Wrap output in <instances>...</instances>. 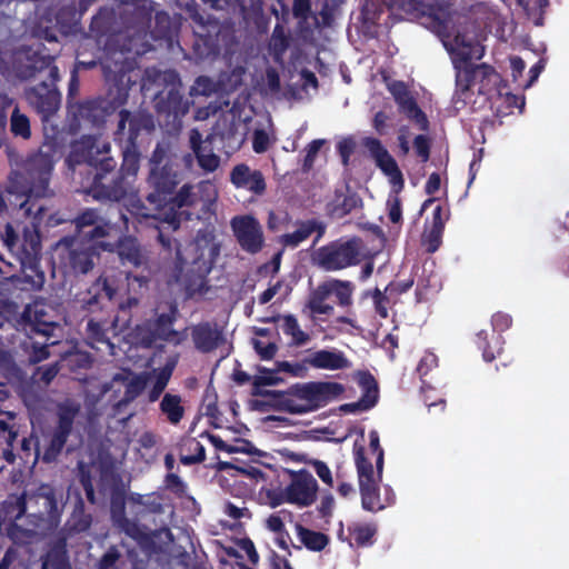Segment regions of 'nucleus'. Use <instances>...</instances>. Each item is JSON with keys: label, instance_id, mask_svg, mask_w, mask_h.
Wrapping results in <instances>:
<instances>
[{"label": "nucleus", "instance_id": "nucleus-1", "mask_svg": "<svg viewBox=\"0 0 569 569\" xmlns=\"http://www.w3.org/2000/svg\"><path fill=\"white\" fill-rule=\"evenodd\" d=\"M59 143L54 137H48L22 163L21 168L9 176L7 192L16 194L19 209L31 218L30 224L23 226L21 238L10 223L6 224L2 243L19 266V273L2 277V318L17 313L20 305L32 298L33 292L43 287L46 276L40 268L41 236L40 224L46 208L38 204V199L52 194L49 182L57 161Z\"/></svg>", "mask_w": 569, "mask_h": 569}, {"label": "nucleus", "instance_id": "nucleus-2", "mask_svg": "<svg viewBox=\"0 0 569 569\" xmlns=\"http://www.w3.org/2000/svg\"><path fill=\"white\" fill-rule=\"evenodd\" d=\"M122 162L110 156L111 146L97 136H82L72 144L68 161L87 163L94 169L88 193L96 200L120 201L126 198L140 168V152L137 142L122 146Z\"/></svg>", "mask_w": 569, "mask_h": 569}, {"label": "nucleus", "instance_id": "nucleus-3", "mask_svg": "<svg viewBox=\"0 0 569 569\" xmlns=\"http://www.w3.org/2000/svg\"><path fill=\"white\" fill-rule=\"evenodd\" d=\"M77 237H63L56 247L59 267L64 273L80 276L89 273L99 260V251L113 252L114 246L106 239L113 224L98 209L82 210L72 220Z\"/></svg>", "mask_w": 569, "mask_h": 569}, {"label": "nucleus", "instance_id": "nucleus-4", "mask_svg": "<svg viewBox=\"0 0 569 569\" xmlns=\"http://www.w3.org/2000/svg\"><path fill=\"white\" fill-rule=\"evenodd\" d=\"M58 510L53 489L41 485L34 492L28 495H9L2 501V525L9 520L7 536L14 545H29L37 537L39 521L44 515L52 516Z\"/></svg>", "mask_w": 569, "mask_h": 569}, {"label": "nucleus", "instance_id": "nucleus-5", "mask_svg": "<svg viewBox=\"0 0 569 569\" xmlns=\"http://www.w3.org/2000/svg\"><path fill=\"white\" fill-rule=\"evenodd\" d=\"M54 59L51 54L33 51L13 63L14 74L20 80H39L38 84L24 90V98L40 116L44 130L46 123L61 106V93L57 88L60 74Z\"/></svg>", "mask_w": 569, "mask_h": 569}, {"label": "nucleus", "instance_id": "nucleus-6", "mask_svg": "<svg viewBox=\"0 0 569 569\" xmlns=\"http://www.w3.org/2000/svg\"><path fill=\"white\" fill-rule=\"evenodd\" d=\"M182 83L179 73L174 70L160 71L147 69L141 79V92L153 96L154 109L159 120L166 124L181 123L182 117L189 111V101L181 93Z\"/></svg>", "mask_w": 569, "mask_h": 569}, {"label": "nucleus", "instance_id": "nucleus-7", "mask_svg": "<svg viewBox=\"0 0 569 569\" xmlns=\"http://www.w3.org/2000/svg\"><path fill=\"white\" fill-rule=\"evenodd\" d=\"M183 179V172L177 154L168 146L158 143L149 159L148 186L152 189L146 197L156 208L167 207L168 197L172 196Z\"/></svg>", "mask_w": 569, "mask_h": 569}, {"label": "nucleus", "instance_id": "nucleus-8", "mask_svg": "<svg viewBox=\"0 0 569 569\" xmlns=\"http://www.w3.org/2000/svg\"><path fill=\"white\" fill-rule=\"evenodd\" d=\"M346 388L336 381L297 382L289 387L288 398L281 403L283 412L305 415L317 411L342 397Z\"/></svg>", "mask_w": 569, "mask_h": 569}, {"label": "nucleus", "instance_id": "nucleus-9", "mask_svg": "<svg viewBox=\"0 0 569 569\" xmlns=\"http://www.w3.org/2000/svg\"><path fill=\"white\" fill-rule=\"evenodd\" d=\"M120 83L108 84L106 97L84 100L77 106L76 118L80 123L102 127L107 118L127 103L129 91L136 80H119Z\"/></svg>", "mask_w": 569, "mask_h": 569}, {"label": "nucleus", "instance_id": "nucleus-10", "mask_svg": "<svg viewBox=\"0 0 569 569\" xmlns=\"http://www.w3.org/2000/svg\"><path fill=\"white\" fill-rule=\"evenodd\" d=\"M58 373L59 365L56 362L48 366L37 367L33 375L30 377L27 370L18 365L16 358L9 352V350H2V378L13 388L18 396L24 400L32 391L33 380L48 386Z\"/></svg>", "mask_w": 569, "mask_h": 569}, {"label": "nucleus", "instance_id": "nucleus-11", "mask_svg": "<svg viewBox=\"0 0 569 569\" xmlns=\"http://www.w3.org/2000/svg\"><path fill=\"white\" fill-rule=\"evenodd\" d=\"M83 57L84 51H78L73 68L77 72L80 69L91 70L97 66H100L107 86L120 83L119 80H122V82H126V80H133L131 73L134 69L122 51L106 52L99 44H97L96 52L91 59H83Z\"/></svg>", "mask_w": 569, "mask_h": 569}, {"label": "nucleus", "instance_id": "nucleus-12", "mask_svg": "<svg viewBox=\"0 0 569 569\" xmlns=\"http://www.w3.org/2000/svg\"><path fill=\"white\" fill-rule=\"evenodd\" d=\"M361 239H338L331 241L316 251L317 264L326 271H338L360 262Z\"/></svg>", "mask_w": 569, "mask_h": 569}, {"label": "nucleus", "instance_id": "nucleus-13", "mask_svg": "<svg viewBox=\"0 0 569 569\" xmlns=\"http://www.w3.org/2000/svg\"><path fill=\"white\" fill-rule=\"evenodd\" d=\"M80 409V405L71 400H66L57 406V425L50 433L42 452L44 462H53L60 456L72 432L74 419Z\"/></svg>", "mask_w": 569, "mask_h": 569}, {"label": "nucleus", "instance_id": "nucleus-14", "mask_svg": "<svg viewBox=\"0 0 569 569\" xmlns=\"http://www.w3.org/2000/svg\"><path fill=\"white\" fill-rule=\"evenodd\" d=\"M290 483L284 490L271 497V506L277 507L283 502L299 507L311 506L316 501L319 489L317 480L306 469L290 471Z\"/></svg>", "mask_w": 569, "mask_h": 569}, {"label": "nucleus", "instance_id": "nucleus-15", "mask_svg": "<svg viewBox=\"0 0 569 569\" xmlns=\"http://www.w3.org/2000/svg\"><path fill=\"white\" fill-rule=\"evenodd\" d=\"M119 282L114 274H100L84 292L80 293V309L88 313L104 311L116 298Z\"/></svg>", "mask_w": 569, "mask_h": 569}, {"label": "nucleus", "instance_id": "nucleus-16", "mask_svg": "<svg viewBox=\"0 0 569 569\" xmlns=\"http://www.w3.org/2000/svg\"><path fill=\"white\" fill-rule=\"evenodd\" d=\"M388 3L392 8L428 17L439 31L447 30L457 14L449 1L425 3L420 0H388Z\"/></svg>", "mask_w": 569, "mask_h": 569}, {"label": "nucleus", "instance_id": "nucleus-17", "mask_svg": "<svg viewBox=\"0 0 569 569\" xmlns=\"http://www.w3.org/2000/svg\"><path fill=\"white\" fill-rule=\"evenodd\" d=\"M48 306L42 300H34L24 306L23 311L17 319L18 325L29 333H36L43 338H51L58 323L48 312Z\"/></svg>", "mask_w": 569, "mask_h": 569}, {"label": "nucleus", "instance_id": "nucleus-18", "mask_svg": "<svg viewBox=\"0 0 569 569\" xmlns=\"http://www.w3.org/2000/svg\"><path fill=\"white\" fill-rule=\"evenodd\" d=\"M117 129L113 132V140L120 147L137 142L141 131H151L154 128L153 118L147 112H131L127 109L119 111Z\"/></svg>", "mask_w": 569, "mask_h": 569}, {"label": "nucleus", "instance_id": "nucleus-19", "mask_svg": "<svg viewBox=\"0 0 569 569\" xmlns=\"http://www.w3.org/2000/svg\"><path fill=\"white\" fill-rule=\"evenodd\" d=\"M233 234L242 250L258 253L263 247V231L259 221L252 216H237L231 220Z\"/></svg>", "mask_w": 569, "mask_h": 569}, {"label": "nucleus", "instance_id": "nucleus-20", "mask_svg": "<svg viewBox=\"0 0 569 569\" xmlns=\"http://www.w3.org/2000/svg\"><path fill=\"white\" fill-rule=\"evenodd\" d=\"M362 144L373 158L376 166L389 178L390 183L398 189L405 186L403 174L395 160L378 138L366 137Z\"/></svg>", "mask_w": 569, "mask_h": 569}, {"label": "nucleus", "instance_id": "nucleus-21", "mask_svg": "<svg viewBox=\"0 0 569 569\" xmlns=\"http://www.w3.org/2000/svg\"><path fill=\"white\" fill-rule=\"evenodd\" d=\"M34 335L26 332V337L19 343V348L9 351L16 358L18 365L24 369L48 359L50 357L49 346L57 343V341H50V338H44L43 341H36L33 339Z\"/></svg>", "mask_w": 569, "mask_h": 569}, {"label": "nucleus", "instance_id": "nucleus-22", "mask_svg": "<svg viewBox=\"0 0 569 569\" xmlns=\"http://www.w3.org/2000/svg\"><path fill=\"white\" fill-rule=\"evenodd\" d=\"M179 317V309L174 301L167 302V310L156 315L153 320H150L147 326L149 330V341L156 340L162 341H174L179 343L181 341L179 332L173 329V325Z\"/></svg>", "mask_w": 569, "mask_h": 569}, {"label": "nucleus", "instance_id": "nucleus-23", "mask_svg": "<svg viewBox=\"0 0 569 569\" xmlns=\"http://www.w3.org/2000/svg\"><path fill=\"white\" fill-rule=\"evenodd\" d=\"M259 372L260 375L253 378L251 395L256 397L270 398V406L278 411H283L284 408L281 402L288 398L289 388L284 391L262 389L264 386L278 385L281 379L278 377L276 369L269 370L260 368Z\"/></svg>", "mask_w": 569, "mask_h": 569}, {"label": "nucleus", "instance_id": "nucleus-24", "mask_svg": "<svg viewBox=\"0 0 569 569\" xmlns=\"http://www.w3.org/2000/svg\"><path fill=\"white\" fill-rule=\"evenodd\" d=\"M361 207V197L345 183L335 189L332 198L326 204V211L333 219H342Z\"/></svg>", "mask_w": 569, "mask_h": 569}, {"label": "nucleus", "instance_id": "nucleus-25", "mask_svg": "<svg viewBox=\"0 0 569 569\" xmlns=\"http://www.w3.org/2000/svg\"><path fill=\"white\" fill-rule=\"evenodd\" d=\"M191 338L194 348L202 353H210L226 342L223 329L209 321L193 326Z\"/></svg>", "mask_w": 569, "mask_h": 569}, {"label": "nucleus", "instance_id": "nucleus-26", "mask_svg": "<svg viewBox=\"0 0 569 569\" xmlns=\"http://www.w3.org/2000/svg\"><path fill=\"white\" fill-rule=\"evenodd\" d=\"M194 187L191 183H184L182 187L174 191L172 196L168 197V203L164 212L163 220L172 230H177L181 223V212L178 210L184 207H191L197 201V196L193 191Z\"/></svg>", "mask_w": 569, "mask_h": 569}, {"label": "nucleus", "instance_id": "nucleus-27", "mask_svg": "<svg viewBox=\"0 0 569 569\" xmlns=\"http://www.w3.org/2000/svg\"><path fill=\"white\" fill-rule=\"evenodd\" d=\"M219 250V246L213 242H206L204 246H201L197 241L193 246V258L188 272L194 274L200 281L204 280L212 270Z\"/></svg>", "mask_w": 569, "mask_h": 569}, {"label": "nucleus", "instance_id": "nucleus-28", "mask_svg": "<svg viewBox=\"0 0 569 569\" xmlns=\"http://www.w3.org/2000/svg\"><path fill=\"white\" fill-rule=\"evenodd\" d=\"M230 181L238 189H246L254 194L266 191V180L261 171L251 170L246 163L234 166L230 172Z\"/></svg>", "mask_w": 569, "mask_h": 569}, {"label": "nucleus", "instance_id": "nucleus-29", "mask_svg": "<svg viewBox=\"0 0 569 569\" xmlns=\"http://www.w3.org/2000/svg\"><path fill=\"white\" fill-rule=\"evenodd\" d=\"M455 68L466 64H473L472 59H481L483 47L478 42L467 40L465 34L457 33L453 38V46L449 49Z\"/></svg>", "mask_w": 569, "mask_h": 569}, {"label": "nucleus", "instance_id": "nucleus-30", "mask_svg": "<svg viewBox=\"0 0 569 569\" xmlns=\"http://www.w3.org/2000/svg\"><path fill=\"white\" fill-rule=\"evenodd\" d=\"M305 363L315 369L343 370L351 366L349 359L340 350H318L305 359Z\"/></svg>", "mask_w": 569, "mask_h": 569}, {"label": "nucleus", "instance_id": "nucleus-31", "mask_svg": "<svg viewBox=\"0 0 569 569\" xmlns=\"http://www.w3.org/2000/svg\"><path fill=\"white\" fill-rule=\"evenodd\" d=\"M316 231L318 232L316 241H318L326 231L325 224L316 219L301 221L293 232L286 233L281 237V242L286 247L296 248Z\"/></svg>", "mask_w": 569, "mask_h": 569}, {"label": "nucleus", "instance_id": "nucleus-32", "mask_svg": "<svg viewBox=\"0 0 569 569\" xmlns=\"http://www.w3.org/2000/svg\"><path fill=\"white\" fill-rule=\"evenodd\" d=\"M111 243L114 246L113 251H117L123 264L129 263L134 268H139L146 263V257L142 253L137 239L132 237H124L120 238L117 242Z\"/></svg>", "mask_w": 569, "mask_h": 569}, {"label": "nucleus", "instance_id": "nucleus-33", "mask_svg": "<svg viewBox=\"0 0 569 569\" xmlns=\"http://www.w3.org/2000/svg\"><path fill=\"white\" fill-rule=\"evenodd\" d=\"M400 112H402L409 120L413 121L415 124L421 131H428L430 123L427 114L418 106L415 97L409 90L406 91V96L395 99Z\"/></svg>", "mask_w": 569, "mask_h": 569}, {"label": "nucleus", "instance_id": "nucleus-34", "mask_svg": "<svg viewBox=\"0 0 569 569\" xmlns=\"http://www.w3.org/2000/svg\"><path fill=\"white\" fill-rule=\"evenodd\" d=\"M475 343L482 351L483 360L491 362L501 355L505 340L499 333L480 330L476 335Z\"/></svg>", "mask_w": 569, "mask_h": 569}, {"label": "nucleus", "instance_id": "nucleus-35", "mask_svg": "<svg viewBox=\"0 0 569 569\" xmlns=\"http://www.w3.org/2000/svg\"><path fill=\"white\" fill-rule=\"evenodd\" d=\"M157 239L162 247L164 259H172L173 262V277L179 280L182 277L187 261L183 259L180 251V243L169 236L158 232Z\"/></svg>", "mask_w": 569, "mask_h": 569}, {"label": "nucleus", "instance_id": "nucleus-36", "mask_svg": "<svg viewBox=\"0 0 569 569\" xmlns=\"http://www.w3.org/2000/svg\"><path fill=\"white\" fill-rule=\"evenodd\" d=\"M456 69V86L458 90H460L462 93L469 91L472 83L475 82L478 73H481L482 77H488L489 74L493 73V68L486 64H466L463 67L460 66V68Z\"/></svg>", "mask_w": 569, "mask_h": 569}, {"label": "nucleus", "instance_id": "nucleus-37", "mask_svg": "<svg viewBox=\"0 0 569 569\" xmlns=\"http://www.w3.org/2000/svg\"><path fill=\"white\" fill-rule=\"evenodd\" d=\"M111 512L114 525L128 537L136 541H143L147 539L144 529L137 521L129 519L124 515L123 502L119 507L113 503Z\"/></svg>", "mask_w": 569, "mask_h": 569}, {"label": "nucleus", "instance_id": "nucleus-38", "mask_svg": "<svg viewBox=\"0 0 569 569\" xmlns=\"http://www.w3.org/2000/svg\"><path fill=\"white\" fill-rule=\"evenodd\" d=\"M116 22L114 10L111 8H100L99 11L92 17L89 26V34L94 38L97 42L113 30Z\"/></svg>", "mask_w": 569, "mask_h": 569}, {"label": "nucleus", "instance_id": "nucleus-39", "mask_svg": "<svg viewBox=\"0 0 569 569\" xmlns=\"http://www.w3.org/2000/svg\"><path fill=\"white\" fill-rule=\"evenodd\" d=\"M353 379L362 390L363 402L375 407L379 399V386L373 375L369 370H358L353 373Z\"/></svg>", "mask_w": 569, "mask_h": 569}, {"label": "nucleus", "instance_id": "nucleus-40", "mask_svg": "<svg viewBox=\"0 0 569 569\" xmlns=\"http://www.w3.org/2000/svg\"><path fill=\"white\" fill-rule=\"evenodd\" d=\"M281 320L282 331L284 335L292 338V345L302 346L309 340V335L300 329L297 318L293 315H278L272 318L263 320L264 322H277Z\"/></svg>", "mask_w": 569, "mask_h": 569}, {"label": "nucleus", "instance_id": "nucleus-41", "mask_svg": "<svg viewBox=\"0 0 569 569\" xmlns=\"http://www.w3.org/2000/svg\"><path fill=\"white\" fill-rule=\"evenodd\" d=\"M87 343L91 348H98L97 345L102 343L112 348L108 337V321L89 319L86 327Z\"/></svg>", "mask_w": 569, "mask_h": 569}, {"label": "nucleus", "instance_id": "nucleus-42", "mask_svg": "<svg viewBox=\"0 0 569 569\" xmlns=\"http://www.w3.org/2000/svg\"><path fill=\"white\" fill-rule=\"evenodd\" d=\"M181 401L179 395L172 393H166L160 401V411L171 425H178L184 416V408Z\"/></svg>", "mask_w": 569, "mask_h": 569}, {"label": "nucleus", "instance_id": "nucleus-43", "mask_svg": "<svg viewBox=\"0 0 569 569\" xmlns=\"http://www.w3.org/2000/svg\"><path fill=\"white\" fill-rule=\"evenodd\" d=\"M296 531L303 546L311 551H322L329 543V537L326 533L315 531L296 525Z\"/></svg>", "mask_w": 569, "mask_h": 569}, {"label": "nucleus", "instance_id": "nucleus-44", "mask_svg": "<svg viewBox=\"0 0 569 569\" xmlns=\"http://www.w3.org/2000/svg\"><path fill=\"white\" fill-rule=\"evenodd\" d=\"M359 490L361 495V506L365 510L377 512L385 508L380 499L377 480L360 485Z\"/></svg>", "mask_w": 569, "mask_h": 569}, {"label": "nucleus", "instance_id": "nucleus-45", "mask_svg": "<svg viewBox=\"0 0 569 569\" xmlns=\"http://www.w3.org/2000/svg\"><path fill=\"white\" fill-rule=\"evenodd\" d=\"M329 298V292L327 289L326 281L319 284L310 295L307 308L310 310L312 315H331L333 312V307L329 303H326V300Z\"/></svg>", "mask_w": 569, "mask_h": 569}, {"label": "nucleus", "instance_id": "nucleus-46", "mask_svg": "<svg viewBox=\"0 0 569 569\" xmlns=\"http://www.w3.org/2000/svg\"><path fill=\"white\" fill-rule=\"evenodd\" d=\"M327 289L330 296H335L340 307H350L352 305V293L355 286L347 280L332 279L326 281Z\"/></svg>", "mask_w": 569, "mask_h": 569}, {"label": "nucleus", "instance_id": "nucleus-47", "mask_svg": "<svg viewBox=\"0 0 569 569\" xmlns=\"http://www.w3.org/2000/svg\"><path fill=\"white\" fill-rule=\"evenodd\" d=\"M10 132L14 138L29 140L31 138V123L30 119L26 113H22L18 106L11 112L10 116Z\"/></svg>", "mask_w": 569, "mask_h": 569}, {"label": "nucleus", "instance_id": "nucleus-48", "mask_svg": "<svg viewBox=\"0 0 569 569\" xmlns=\"http://www.w3.org/2000/svg\"><path fill=\"white\" fill-rule=\"evenodd\" d=\"M146 202L140 199L131 201L130 212L139 219H153L164 222L163 217L167 207L156 208L154 204H150L147 200Z\"/></svg>", "mask_w": 569, "mask_h": 569}, {"label": "nucleus", "instance_id": "nucleus-49", "mask_svg": "<svg viewBox=\"0 0 569 569\" xmlns=\"http://www.w3.org/2000/svg\"><path fill=\"white\" fill-rule=\"evenodd\" d=\"M146 387V380L139 376L133 377L126 383L123 397L114 403V410L119 412L122 407H127L137 397L141 395Z\"/></svg>", "mask_w": 569, "mask_h": 569}, {"label": "nucleus", "instance_id": "nucleus-50", "mask_svg": "<svg viewBox=\"0 0 569 569\" xmlns=\"http://www.w3.org/2000/svg\"><path fill=\"white\" fill-rule=\"evenodd\" d=\"M355 462L358 472L359 486L376 481L372 463L365 456L363 447H359L355 450Z\"/></svg>", "mask_w": 569, "mask_h": 569}, {"label": "nucleus", "instance_id": "nucleus-51", "mask_svg": "<svg viewBox=\"0 0 569 569\" xmlns=\"http://www.w3.org/2000/svg\"><path fill=\"white\" fill-rule=\"evenodd\" d=\"M351 539L357 547H366L373 543V537L377 532L375 525H355L348 528Z\"/></svg>", "mask_w": 569, "mask_h": 569}, {"label": "nucleus", "instance_id": "nucleus-52", "mask_svg": "<svg viewBox=\"0 0 569 569\" xmlns=\"http://www.w3.org/2000/svg\"><path fill=\"white\" fill-rule=\"evenodd\" d=\"M184 448L192 453L180 456V462L182 465L192 466V465L201 463L204 461L206 449L200 441L192 438V439L188 440V442L184 445Z\"/></svg>", "mask_w": 569, "mask_h": 569}, {"label": "nucleus", "instance_id": "nucleus-53", "mask_svg": "<svg viewBox=\"0 0 569 569\" xmlns=\"http://www.w3.org/2000/svg\"><path fill=\"white\" fill-rule=\"evenodd\" d=\"M445 229L439 227H426L421 236V244L428 253H435L442 243Z\"/></svg>", "mask_w": 569, "mask_h": 569}, {"label": "nucleus", "instance_id": "nucleus-54", "mask_svg": "<svg viewBox=\"0 0 569 569\" xmlns=\"http://www.w3.org/2000/svg\"><path fill=\"white\" fill-rule=\"evenodd\" d=\"M172 371H173V367L169 366V365H166L163 368H161L159 370V372L156 376L154 385L149 392V400L151 402L159 399V397L166 389V387L171 378Z\"/></svg>", "mask_w": 569, "mask_h": 569}, {"label": "nucleus", "instance_id": "nucleus-55", "mask_svg": "<svg viewBox=\"0 0 569 569\" xmlns=\"http://www.w3.org/2000/svg\"><path fill=\"white\" fill-rule=\"evenodd\" d=\"M272 49L274 52V57L282 56L287 49L289 48V38L286 36L282 27L277 24L272 32Z\"/></svg>", "mask_w": 569, "mask_h": 569}, {"label": "nucleus", "instance_id": "nucleus-56", "mask_svg": "<svg viewBox=\"0 0 569 569\" xmlns=\"http://www.w3.org/2000/svg\"><path fill=\"white\" fill-rule=\"evenodd\" d=\"M369 447L371 451L376 455V467L378 472V478L381 479V473L383 469V449L380 446L379 435L376 430H371L369 432Z\"/></svg>", "mask_w": 569, "mask_h": 569}, {"label": "nucleus", "instance_id": "nucleus-57", "mask_svg": "<svg viewBox=\"0 0 569 569\" xmlns=\"http://www.w3.org/2000/svg\"><path fill=\"white\" fill-rule=\"evenodd\" d=\"M8 433L7 436V448L2 449V459L9 463H13L16 460V455L13 452L14 446L13 442L17 440L18 433L13 431L7 422L2 421V436Z\"/></svg>", "mask_w": 569, "mask_h": 569}, {"label": "nucleus", "instance_id": "nucleus-58", "mask_svg": "<svg viewBox=\"0 0 569 569\" xmlns=\"http://www.w3.org/2000/svg\"><path fill=\"white\" fill-rule=\"evenodd\" d=\"M413 149L421 162H427L430 158L431 141L426 134H418L413 139Z\"/></svg>", "mask_w": 569, "mask_h": 569}, {"label": "nucleus", "instance_id": "nucleus-59", "mask_svg": "<svg viewBox=\"0 0 569 569\" xmlns=\"http://www.w3.org/2000/svg\"><path fill=\"white\" fill-rule=\"evenodd\" d=\"M271 146V140L264 129H256L252 134V149L256 153H264Z\"/></svg>", "mask_w": 569, "mask_h": 569}, {"label": "nucleus", "instance_id": "nucleus-60", "mask_svg": "<svg viewBox=\"0 0 569 569\" xmlns=\"http://www.w3.org/2000/svg\"><path fill=\"white\" fill-rule=\"evenodd\" d=\"M164 486L166 489H168L179 498L186 495L187 486L177 473H167V476L164 477Z\"/></svg>", "mask_w": 569, "mask_h": 569}, {"label": "nucleus", "instance_id": "nucleus-61", "mask_svg": "<svg viewBox=\"0 0 569 569\" xmlns=\"http://www.w3.org/2000/svg\"><path fill=\"white\" fill-rule=\"evenodd\" d=\"M189 143L192 149V153L183 156V161L187 166H191L193 157L203 150L202 148V136L197 129H192L189 133Z\"/></svg>", "mask_w": 569, "mask_h": 569}, {"label": "nucleus", "instance_id": "nucleus-62", "mask_svg": "<svg viewBox=\"0 0 569 569\" xmlns=\"http://www.w3.org/2000/svg\"><path fill=\"white\" fill-rule=\"evenodd\" d=\"M325 140L322 139H316L312 140L308 146L306 147V156L303 159V170L308 171L312 168L315 160L317 158L318 152L320 151L321 147L323 146Z\"/></svg>", "mask_w": 569, "mask_h": 569}, {"label": "nucleus", "instance_id": "nucleus-63", "mask_svg": "<svg viewBox=\"0 0 569 569\" xmlns=\"http://www.w3.org/2000/svg\"><path fill=\"white\" fill-rule=\"evenodd\" d=\"M197 158L199 167L207 171V172H213L217 170V168L220 164V158L213 153H203V150L194 156Z\"/></svg>", "mask_w": 569, "mask_h": 569}, {"label": "nucleus", "instance_id": "nucleus-64", "mask_svg": "<svg viewBox=\"0 0 569 569\" xmlns=\"http://www.w3.org/2000/svg\"><path fill=\"white\" fill-rule=\"evenodd\" d=\"M121 558V553L116 546H111L100 558L98 569H113Z\"/></svg>", "mask_w": 569, "mask_h": 569}]
</instances>
